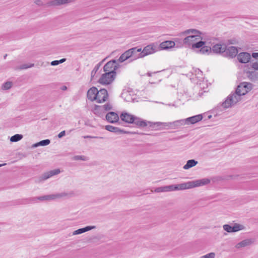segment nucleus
Here are the masks:
<instances>
[{
	"mask_svg": "<svg viewBox=\"0 0 258 258\" xmlns=\"http://www.w3.org/2000/svg\"><path fill=\"white\" fill-rule=\"evenodd\" d=\"M171 185H168V186H161L159 187L154 190V191L155 192H167V191H171Z\"/></svg>",
	"mask_w": 258,
	"mask_h": 258,
	"instance_id": "nucleus-29",
	"label": "nucleus"
},
{
	"mask_svg": "<svg viewBox=\"0 0 258 258\" xmlns=\"http://www.w3.org/2000/svg\"><path fill=\"white\" fill-rule=\"evenodd\" d=\"M59 64L58 60H53L51 62V65L54 66Z\"/></svg>",
	"mask_w": 258,
	"mask_h": 258,
	"instance_id": "nucleus-49",
	"label": "nucleus"
},
{
	"mask_svg": "<svg viewBox=\"0 0 258 258\" xmlns=\"http://www.w3.org/2000/svg\"><path fill=\"white\" fill-rule=\"evenodd\" d=\"M108 95L107 90L105 89H101L99 91L98 90L96 95V101L98 103H103L107 100L108 99Z\"/></svg>",
	"mask_w": 258,
	"mask_h": 258,
	"instance_id": "nucleus-7",
	"label": "nucleus"
},
{
	"mask_svg": "<svg viewBox=\"0 0 258 258\" xmlns=\"http://www.w3.org/2000/svg\"><path fill=\"white\" fill-rule=\"evenodd\" d=\"M223 227L224 230L228 233L237 232L244 228L243 225L238 223H235L233 226L229 224H225L223 226Z\"/></svg>",
	"mask_w": 258,
	"mask_h": 258,
	"instance_id": "nucleus-6",
	"label": "nucleus"
},
{
	"mask_svg": "<svg viewBox=\"0 0 258 258\" xmlns=\"http://www.w3.org/2000/svg\"><path fill=\"white\" fill-rule=\"evenodd\" d=\"M252 243V241L251 239H247L243 240L238 243L235 245V247L237 248H240L241 247H244L246 246L249 245Z\"/></svg>",
	"mask_w": 258,
	"mask_h": 258,
	"instance_id": "nucleus-26",
	"label": "nucleus"
},
{
	"mask_svg": "<svg viewBox=\"0 0 258 258\" xmlns=\"http://www.w3.org/2000/svg\"><path fill=\"white\" fill-rule=\"evenodd\" d=\"M182 34L183 35H187V34H189V35H190V36H195V39H202V37L201 36V33L196 30V29H188L187 30H185V31H184L183 33H182Z\"/></svg>",
	"mask_w": 258,
	"mask_h": 258,
	"instance_id": "nucleus-19",
	"label": "nucleus"
},
{
	"mask_svg": "<svg viewBox=\"0 0 258 258\" xmlns=\"http://www.w3.org/2000/svg\"><path fill=\"white\" fill-rule=\"evenodd\" d=\"M252 85L247 82H242L238 86L235 92L231 93L225 101L222 103L224 108L231 107L235 105L241 100V96L244 95L251 89Z\"/></svg>",
	"mask_w": 258,
	"mask_h": 258,
	"instance_id": "nucleus-1",
	"label": "nucleus"
},
{
	"mask_svg": "<svg viewBox=\"0 0 258 258\" xmlns=\"http://www.w3.org/2000/svg\"><path fill=\"white\" fill-rule=\"evenodd\" d=\"M74 159L75 160H83V161H86L88 160L87 157L84 156H80V155H77L74 156Z\"/></svg>",
	"mask_w": 258,
	"mask_h": 258,
	"instance_id": "nucleus-41",
	"label": "nucleus"
},
{
	"mask_svg": "<svg viewBox=\"0 0 258 258\" xmlns=\"http://www.w3.org/2000/svg\"><path fill=\"white\" fill-rule=\"evenodd\" d=\"M251 68L254 70L258 71V61L252 62L251 64Z\"/></svg>",
	"mask_w": 258,
	"mask_h": 258,
	"instance_id": "nucleus-45",
	"label": "nucleus"
},
{
	"mask_svg": "<svg viewBox=\"0 0 258 258\" xmlns=\"http://www.w3.org/2000/svg\"><path fill=\"white\" fill-rule=\"evenodd\" d=\"M75 1V0H52L48 2L46 5L47 6L57 7L73 3Z\"/></svg>",
	"mask_w": 258,
	"mask_h": 258,
	"instance_id": "nucleus-12",
	"label": "nucleus"
},
{
	"mask_svg": "<svg viewBox=\"0 0 258 258\" xmlns=\"http://www.w3.org/2000/svg\"><path fill=\"white\" fill-rule=\"evenodd\" d=\"M127 58H126V57L125 56V55L124 53H123L119 57V58H118V61L120 62H123V61H124L125 60H127Z\"/></svg>",
	"mask_w": 258,
	"mask_h": 258,
	"instance_id": "nucleus-44",
	"label": "nucleus"
},
{
	"mask_svg": "<svg viewBox=\"0 0 258 258\" xmlns=\"http://www.w3.org/2000/svg\"><path fill=\"white\" fill-rule=\"evenodd\" d=\"M226 45L225 44H217L212 47V50L214 52L221 53L223 55L225 51Z\"/></svg>",
	"mask_w": 258,
	"mask_h": 258,
	"instance_id": "nucleus-21",
	"label": "nucleus"
},
{
	"mask_svg": "<svg viewBox=\"0 0 258 258\" xmlns=\"http://www.w3.org/2000/svg\"><path fill=\"white\" fill-rule=\"evenodd\" d=\"M69 195L70 194L61 192L56 194L45 195L43 196L38 197L37 198H33L32 199H30V201L32 202H35L36 199L39 200L40 201H52L57 199H60L64 197H68Z\"/></svg>",
	"mask_w": 258,
	"mask_h": 258,
	"instance_id": "nucleus-3",
	"label": "nucleus"
},
{
	"mask_svg": "<svg viewBox=\"0 0 258 258\" xmlns=\"http://www.w3.org/2000/svg\"><path fill=\"white\" fill-rule=\"evenodd\" d=\"M252 56L254 58H258V52H253L252 53Z\"/></svg>",
	"mask_w": 258,
	"mask_h": 258,
	"instance_id": "nucleus-50",
	"label": "nucleus"
},
{
	"mask_svg": "<svg viewBox=\"0 0 258 258\" xmlns=\"http://www.w3.org/2000/svg\"><path fill=\"white\" fill-rule=\"evenodd\" d=\"M7 55V54H6V55H5V56H4V58H6V57Z\"/></svg>",
	"mask_w": 258,
	"mask_h": 258,
	"instance_id": "nucleus-54",
	"label": "nucleus"
},
{
	"mask_svg": "<svg viewBox=\"0 0 258 258\" xmlns=\"http://www.w3.org/2000/svg\"><path fill=\"white\" fill-rule=\"evenodd\" d=\"M66 60V58H62V59H60V60H58V63H59H59H62V62H64Z\"/></svg>",
	"mask_w": 258,
	"mask_h": 258,
	"instance_id": "nucleus-51",
	"label": "nucleus"
},
{
	"mask_svg": "<svg viewBox=\"0 0 258 258\" xmlns=\"http://www.w3.org/2000/svg\"><path fill=\"white\" fill-rule=\"evenodd\" d=\"M175 45V43L173 41H165L162 42L159 45V49H168L173 47Z\"/></svg>",
	"mask_w": 258,
	"mask_h": 258,
	"instance_id": "nucleus-22",
	"label": "nucleus"
},
{
	"mask_svg": "<svg viewBox=\"0 0 258 258\" xmlns=\"http://www.w3.org/2000/svg\"><path fill=\"white\" fill-rule=\"evenodd\" d=\"M134 117V115L127 112H122L120 115V119L122 121L129 123H133Z\"/></svg>",
	"mask_w": 258,
	"mask_h": 258,
	"instance_id": "nucleus-20",
	"label": "nucleus"
},
{
	"mask_svg": "<svg viewBox=\"0 0 258 258\" xmlns=\"http://www.w3.org/2000/svg\"><path fill=\"white\" fill-rule=\"evenodd\" d=\"M101 106L102 107V110L104 111L110 110L112 108L111 104H110V103H107Z\"/></svg>",
	"mask_w": 258,
	"mask_h": 258,
	"instance_id": "nucleus-40",
	"label": "nucleus"
},
{
	"mask_svg": "<svg viewBox=\"0 0 258 258\" xmlns=\"http://www.w3.org/2000/svg\"><path fill=\"white\" fill-rule=\"evenodd\" d=\"M202 118V115L198 114L190 117H188L186 119H184V121L185 122V124H195L201 120Z\"/></svg>",
	"mask_w": 258,
	"mask_h": 258,
	"instance_id": "nucleus-13",
	"label": "nucleus"
},
{
	"mask_svg": "<svg viewBox=\"0 0 258 258\" xmlns=\"http://www.w3.org/2000/svg\"><path fill=\"white\" fill-rule=\"evenodd\" d=\"M12 83L11 82H7L3 85L2 88L4 90H8L12 87Z\"/></svg>",
	"mask_w": 258,
	"mask_h": 258,
	"instance_id": "nucleus-39",
	"label": "nucleus"
},
{
	"mask_svg": "<svg viewBox=\"0 0 258 258\" xmlns=\"http://www.w3.org/2000/svg\"><path fill=\"white\" fill-rule=\"evenodd\" d=\"M119 118L118 114L115 112H109L106 115V119L110 123L117 122Z\"/></svg>",
	"mask_w": 258,
	"mask_h": 258,
	"instance_id": "nucleus-16",
	"label": "nucleus"
},
{
	"mask_svg": "<svg viewBox=\"0 0 258 258\" xmlns=\"http://www.w3.org/2000/svg\"><path fill=\"white\" fill-rule=\"evenodd\" d=\"M237 59L240 63H245L250 61L251 56L249 53L241 52L237 55Z\"/></svg>",
	"mask_w": 258,
	"mask_h": 258,
	"instance_id": "nucleus-15",
	"label": "nucleus"
},
{
	"mask_svg": "<svg viewBox=\"0 0 258 258\" xmlns=\"http://www.w3.org/2000/svg\"><path fill=\"white\" fill-rule=\"evenodd\" d=\"M132 123H134L136 125L140 126V127H145L147 126L148 125H150L149 123V122H146L140 118L136 117L134 116V121Z\"/></svg>",
	"mask_w": 258,
	"mask_h": 258,
	"instance_id": "nucleus-24",
	"label": "nucleus"
},
{
	"mask_svg": "<svg viewBox=\"0 0 258 258\" xmlns=\"http://www.w3.org/2000/svg\"><path fill=\"white\" fill-rule=\"evenodd\" d=\"M60 172V171L59 169H56L45 172L38 178V182H40L45 180L54 175L58 174Z\"/></svg>",
	"mask_w": 258,
	"mask_h": 258,
	"instance_id": "nucleus-9",
	"label": "nucleus"
},
{
	"mask_svg": "<svg viewBox=\"0 0 258 258\" xmlns=\"http://www.w3.org/2000/svg\"><path fill=\"white\" fill-rule=\"evenodd\" d=\"M205 44V42L203 41H200L197 43H194L192 44V48H202Z\"/></svg>",
	"mask_w": 258,
	"mask_h": 258,
	"instance_id": "nucleus-38",
	"label": "nucleus"
},
{
	"mask_svg": "<svg viewBox=\"0 0 258 258\" xmlns=\"http://www.w3.org/2000/svg\"><path fill=\"white\" fill-rule=\"evenodd\" d=\"M96 227L95 226H88L84 228L78 229L74 231L73 233V235H78L83 233L92 229H95Z\"/></svg>",
	"mask_w": 258,
	"mask_h": 258,
	"instance_id": "nucleus-25",
	"label": "nucleus"
},
{
	"mask_svg": "<svg viewBox=\"0 0 258 258\" xmlns=\"http://www.w3.org/2000/svg\"><path fill=\"white\" fill-rule=\"evenodd\" d=\"M6 164H5H5H0V167H2V166H4V165H5Z\"/></svg>",
	"mask_w": 258,
	"mask_h": 258,
	"instance_id": "nucleus-53",
	"label": "nucleus"
},
{
	"mask_svg": "<svg viewBox=\"0 0 258 258\" xmlns=\"http://www.w3.org/2000/svg\"><path fill=\"white\" fill-rule=\"evenodd\" d=\"M98 92V89L95 87H92L90 88L87 94V98L89 100L91 101H95L96 99L97 93Z\"/></svg>",
	"mask_w": 258,
	"mask_h": 258,
	"instance_id": "nucleus-17",
	"label": "nucleus"
},
{
	"mask_svg": "<svg viewBox=\"0 0 258 258\" xmlns=\"http://www.w3.org/2000/svg\"><path fill=\"white\" fill-rule=\"evenodd\" d=\"M116 72H105L101 75L98 82L103 85L110 84L114 80Z\"/></svg>",
	"mask_w": 258,
	"mask_h": 258,
	"instance_id": "nucleus-4",
	"label": "nucleus"
},
{
	"mask_svg": "<svg viewBox=\"0 0 258 258\" xmlns=\"http://www.w3.org/2000/svg\"><path fill=\"white\" fill-rule=\"evenodd\" d=\"M105 128L112 133H116L117 134H127L130 133L129 132L121 130L118 127L113 126L111 125H107L105 126Z\"/></svg>",
	"mask_w": 258,
	"mask_h": 258,
	"instance_id": "nucleus-14",
	"label": "nucleus"
},
{
	"mask_svg": "<svg viewBox=\"0 0 258 258\" xmlns=\"http://www.w3.org/2000/svg\"><path fill=\"white\" fill-rule=\"evenodd\" d=\"M246 76L252 82L258 81V72L255 71H246Z\"/></svg>",
	"mask_w": 258,
	"mask_h": 258,
	"instance_id": "nucleus-23",
	"label": "nucleus"
},
{
	"mask_svg": "<svg viewBox=\"0 0 258 258\" xmlns=\"http://www.w3.org/2000/svg\"><path fill=\"white\" fill-rule=\"evenodd\" d=\"M84 138H95V139H103V138L102 137H97V136H85L83 137Z\"/></svg>",
	"mask_w": 258,
	"mask_h": 258,
	"instance_id": "nucleus-46",
	"label": "nucleus"
},
{
	"mask_svg": "<svg viewBox=\"0 0 258 258\" xmlns=\"http://www.w3.org/2000/svg\"><path fill=\"white\" fill-rule=\"evenodd\" d=\"M198 164V161H196L194 159L188 160L186 164L184 165L183 169H188L190 168H191L195 166H196Z\"/></svg>",
	"mask_w": 258,
	"mask_h": 258,
	"instance_id": "nucleus-30",
	"label": "nucleus"
},
{
	"mask_svg": "<svg viewBox=\"0 0 258 258\" xmlns=\"http://www.w3.org/2000/svg\"><path fill=\"white\" fill-rule=\"evenodd\" d=\"M238 53L237 47L234 46H228L226 45L225 51H224L223 56L229 57L230 58L235 57Z\"/></svg>",
	"mask_w": 258,
	"mask_h": 258,
	"instance_id": "nucleus-10",
	"label": "nucleus"
},
{
	"mask_svg": "<svg viewBox=\"0 0 258 258\" xmlns=\"http://www.w3.org/2000/svg\"><path fill=\"white\" fill-rule=\"evenodd\" d=\"M199 39H195V36H190V35L186 37L183 39V43L187 45H192L194 41L198 40Z\"/></svg>",
	"mask_w": 258,
	"mask_h": 258,
	"instance_id": "nucleus-31",
	"label": "nucleus"
},
{
	"mask_svg": "<svg viewBox=\"0 0 258 258\" xmlns=\"http://www.w3.org/2000/svg\"><path fill=\"white\" fill-rule=\"evenodd\" d=\"M117 62L116 60L113 59L107 62L103 67V70L105 72H115L117 69V66L115 65Z\"/></svg>",
	"mask_w": 258,
	"mask_h": 258,
	"instance_id": "nucleus-11",
	"label": "nucleus"
},
{
	"mask_svg": "<svg viewBox=\"0 0 258 258\" xmlns=\"http://www.w3.org/2000/svg\"><path fill=\"white\" fill-rule=\"evenodd\" d=\"M66 135V132L65 131H63L62 132H61L58 135V137L59 138H61L62 137H63V136H64Z\"/></svg>",
	"mask_w": 258,
	"mask_h": 258,
	"instance_id": "nucleus-48",
	"label": "nucleus"
},
{
	"mask_svg": "<svg viewBox=\"0 0 258 258\" xmlns=\"http://www.w3.org/2000/svg\"><path fill=\"white\" fill-rule=\"evenodd\" d=\"M102 107L100 105H95L94 106L93 111L94 113L98 116H100L103 112Z\"/></svg>",
	"mask_w": 258,
	"mask_h": 258,
	"instance_id": "nucleus-33",
	"label": "nucleus"
},
{
	"mask_svg": "<svg viewBox=\"0 0 258 258\" xmlns=\"http://www.w3.org/2000/svg\"><path fill=\"white\" fill-rule=\"evenodd\" d=\"M104 60H103L102 61L100 62L99 63H98L95 67L93 69V70L91 72V78H93L94 77V76L95 75L96 73H97V72L98 71L99 69L100 68L102 62Z\"/></svg>",
	"mask_w": 258,
	"mask_h": 258,
	"instance_id": "nucleus-35",
	"label": "nucleus"
},
{
	"mask_svg": "<svg viewBox=\"0 0 258 258\" xmlns=\"http://www.w3.org/2000/svg\"><path fill=\"white\" fill-rule=\"evenodd\" d=\"M149 123L150 124V126L155 129L164 128V129H171V122H152L149 121Z\"/></svg>",
	"mask_w": 258,
	"mask_h": 258,
	"instance_id": "nucleus-8",
	"label": "nucleus"
},
{
	"mask_svg": "<svg viewBox=\"0 0 258 258\" xmlns=\"http://www.w3.org/2000/svg\"><path fill=\"white\" fill-rule=\"evenodd\" d=\"M158 51V47L154 43L150 44L145 46L143 49H141V56L143 57L153 54Z\"/></svg>",
	"mask_w": 258,
	"mask_h": 258,
	"instance_id": "nucleus-5",
	"label": "nucleus"
},
{
	"mask_svg": "<svg viewBox=\"0 0 258 258\" xmlns=\"http://www.w3.org/2000/svg\"><path fill=\"white\" fill-rule=\"evenodd\" d=\"M66 89H67V87H66V86H63V87H62V90H66Z\"/></svg>",
	"mask_w": 258,
	"mask_h": 258,
	"instance_id": "nucleus-52",
	"label": "nucleus"
},
{
	"mask_svg": "<svg viewBox=\"0 0 258 258\" xmlns=\"http://www.w3.org/2000/svg\"><path fill=\"white\" fill-rule=\"evenodd\" d=\"M23 138V136L20 134H16L11 137L10 141L12 142H16L20 141Z\"/></svg>",
	"mask_w": 258,
	"mask_h": 258,
	"instance_id": "nucleus-34",
	"label": "nucleus"
},
{
	"mask_svg": "<svg viewBox=\"0 0 258 258\" xmlns=\"http://www.w3.org/2000/svg\"><path fill=\"white\" fill-rule=\"evenodd\" d=\"M34 3L39 6H44V4L41 1V0H36L35 2H34Z\"/></svg>",
	"mask_w": 258,
	"mask_h": 258,
	"instance_id": "nucleus-47",
	"label": "nucleus"
},
{
	"mask_svg": "<svg viewBox=\"0 0 258 258\" xmlns=\"http://www.w3.org/2000/svg\"><path fill=\"white\" fill-rule=\"evenodd\" d=\"M34 63H30V64H23L20 67H17L15 69L16 70H24V69H27L30 68H32L34 67Z\"/></svg>",
	"mask_w": 258,
	"mask_h": 258,
	"instance_id": "nucleus-37",
	"label": "nucleus"
},
{
	"mask_svg": "<svg viewBox=\"0 0 258 258\" xmlns=\"http://www.w3.org/2000/svg\"><path fill=\"white\" fill-rule=\"evenodd\" d=\"M131 50L133 51L132 52V54L131 56V60L130 61H132L139 58H143V57L141 56V48L135 47L131 48Z\"/></svg>",
	"mask_w": 258,
	"mask_h": 258,
	"instance_id": "nucleus-18",
	"label": "nucleus"
},
{
	"mask_svg": "<svg viewBox=\"0 0 258 258\" xmlns=\"http://www.w3.org/2000/svg\"><path fill=\"white\" fill-rule=\"evenodd\" d=\"M211 48L209 46H205V45L202 47L200 50V52L202 54H205L211 52Z\"/></svg>",
	"mask_w": 258,
	"mask_h": 258,
	"instance_id": "nucleus-36",
	"label": "nucleus"
},
{
	"mask_svg": "<svg viewBox=\"0 0 258 258\" xmlns=\"http://www.w3.org/2000/svg\"><path fill=\"white\" fill-rule=\"evenodd\" d=\"M133 51L131 50V49L125 51L124 53L125 54V56L126 57V58L128 59H131V56H132V52Z\"/></svg>",
	"mask_w": 258,
	"mask_h": 258,
	"instance_id": "nucleus-43",
	"label": "nucleus"
},
{
	"mask_svg": "<svg viewBox=\"0 0 258 258\" xmlns=\"http://www.w3.org/2000/svg\"><path fill=\"white\" fill-rule=\"evenodd\" d=\"M171 122L172 124H170V125H172L171 129L173 130L178 128L180 126L185 124L184 119L177 120Z\"/></svg>",
	"mask_w": 258,
	"mask_h": 258,
	"instance_id": "nucleus-27",
	"label": "nucleus"
},
{
	"mask_svg": "<svg viewBox=\"0 0 258 258\" xmlns=\"http://www.w3.org/2000/svg\"><path fill=\"white\" fill-rule=\"evenodd\" d=\"M121 97L127 102H131L133 100L130 93L126 90H124L121 93Z\"/></svg>",
	"mask_w": 258,
	"mask_h": 258,
	"instance_id": "nucleus-28",
	"label": "nucleus"
},
{
	"mask_svg": "<svg viewBox=\"0 0 258 258\" xmlns=\"http://www.w3.org/2000/svg\"><path fill=\"white\" fill-rule=\"evenodd\" d=\"M50 143V141L49 139H46L42 141H40L36 144H34L32 145L33 148H36L38 146H44L49 145Z\"/></svg>",
	"mask_w": 258,
	"mask_h": 258,
	"instance_id": "nucleus-32",
	"label": "nucleus"
},
{
	"mask_svg": "<svg viewBox=\"0 0 258 258\" xmlns=\"http://www.w3.org/2000/svg\"><path fill=\"white\" fill-rule=\"evenodd\" d=\"M210 180L208 178H203L187 182H184L179 184L171 185V190H184L190 189L195 187H198L206 185L210 183Z\"/></svg>",
	"mask_w": 258,
	"mask_h": 258,
	"instance_id": "nucleus-2",
	"label": "nucleus"
},
{
	"mask_svg": "<svg viewBox=\"0 0 258 258\" xmlns=\"http://www.w3.org/2000/svg\"><path fill=\"white\" fill-rule=\"evenodd\" d=\"M215 253L214 252H210L206 255H203L201 258H215Z\"/></svg>",
	"mask_w": 258,
	"mask_h": 258,
	"instance_id": "nucleus-42",
	"label": "nucleus"
}]
</instances>
